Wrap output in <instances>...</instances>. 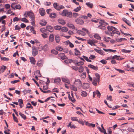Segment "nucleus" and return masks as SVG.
<instances>
[{
    "instance_id": "obj_60",
    "label": "nucleus",
    "mask_w": 134,
    "mask_h": 134,
    "mask_svg": "<svg viewBox=\"0 0 134 134\" xmlns=\"http://www.w3.org/2000/svg\"><path fill=\"white\" fill-rule=\"evenodd\" d=\"M127 84L128 86L132 87L134 85V83H133L132 82H127Z\"/></svg>"
},
{
    "instance_id": "obj_18",
    "label": "nucleus",
    "mask_w": 134,
    "mask_h": 134,
    "mask_svg": "<svg viewBox=\"0 0 134 134\" xmlns=\"http://www.w3.org/2000/svg\"><path fill=\"white\" fill-rule=\"evenodd\" d=\"M6 68L5 66L3 65L0 68V73H3L4 72Z\"/></svg>"
},
{
    "instance_id": "obj_28",
    "label": "nucleus",
    "mask_w": 134,
    "mask_h": 134,
    "mask_svg": "<svg viewBox=\"0 0 134 134\" xmlns=\"http://www.w3.org/2000/svg\"><path fill=\"white\" fill-rule=\"evenodd\" d=\"M83 86L84 88H88L90 87V85L88 83H84Z\"/></svg>"
},
{
    "instance_id": "obj_25",
    "label": "nucleus",
    "mask_w": 134,
    "mask_h": 134,
    "mask_svg": "<svg viewBox=\"0 0 134 134\" xmlns=\"http://www.w3.org/2000/svg\"><path fill=\"white\" fill-rule=\"evenodd\" d=\"M74 63L75 64V65L77 66L82 65L84 64V63L82 61H80L76 63L75 62H74Z\"/></svg>"
},
{
    "instance_id": "obj_56",
    "label": "nucleus",
    "mask_w": 134,
    "mask_h": 134,
    "mask_svg": "<svg viewBox=\"0 0 134 134\" xmlns=\"http://www.w3.org/2000/svg\"><path fill=\"white\" fill-rule=\"evenodd\" d=\"M38 52L37 50L32 52V55L34 57L35 56L38 54Z\"/></svg>"
},
{
    "instance_id": "obj_34",
    "label": "nucleus",
    "mask_w": 134,
    "mask_h": 134,
    "mask_svg": "<svg viewBox=\"0 0 134 134\" xmlns=\"http://www.w3.org/2000/svg\"><path fill=\"white\" fill-rule=\"evenodd\" d=\"M61 81V79L59 77H57L55 78L54 80L55 83H58Z\"/></svg>"
},
{
    "instance_id": "obj_23",
    "label": "nucleus",
    "mask_w": 134,
    "mask_h": 134,
    "mask_svg": "<svg viewBox=\"0 0 134 134\" xmlns=\"http://www.w3.org/2000/svg\"><path fill=\"white\" fill-rule=\"evenodd\" d=\"M55 40L56 42L58 43L60 41V37L58 35H56L55 37Z\"/></svg>"
},
{
    "instance_id": "obj_50",
    "label": "nucleus",
    "mask_w": 134,
    "mask_h": 134,
    "mask_svg": "<svg viewBox=\"0 0 134 134\" xmlns=\"http://www.w3.org/2000/svg\"><path fill=\"white\" fill-rule=\"evenodd\" d=\"M51 53L55 54V55L57 54L58 53V51H57L56 50L54 49L52 50L51 51Z\"/></svg>"
},
{
    "instance_id": "obj_39",
    "label": "nucleus",
    "mask_w": 134,
    "mask_h": 134,
    "mask_svg": "<svg viewBox=\"0 0 134 134\" xmlns=\"http://www.w3.org/2000/svg\"><path fill=\"white\" fill-rule=\"evenodd\" d=\"M94 38L98 40H99L101 38V37L99 35L97 34H94Z\"/></svg>"
},
{
    "instance_id": "obj_12",
    "label": "nucleus",
    "mask_w": 134,
    "mask_h": 134,
    "mask_svg": "<svg viewBox=\"0 0 134 134\" xmlns=\"http://www.w3.org/2000/svg\"><path fill=\"white\" fill-rule=\"evenodd\" d=\"M122 20L128 25L129 26H131V23L130 22L129 20L126 19V18H122Z\"/></svg>"
},
{
    "instance_id": "obj_4",
    "label": "nucleus",
    "mask_w": 134,
    "mask_h": 134,
    "mask_svg": "<svg viewBox=\"0 0 134 134\" xmlns=\"http://www.w3.org/2000/svg\"><path fill=\"white\" fill-rule=\"evenodd\" d=\"M87 43L91 46H95L96 45L94 44V43L97 42V41L94 39L91 40L90 39L87 40Z\"/></svg>"
},
{
    "instance_id": "obj_17",
    "label": "nucleus",
    "mask_w": 134,
    "mask_h": 134,
    "mask_svg": "<svg viewBox=\"0 0 134 134\" xmlns=\"http://www.w3.org/2000/svg\"><path fill=\"white\" fill-rule=\"evenodd\" d=\"M49 50L48 46L47 44H46L42 47V50L44 51H47Z\"/></svg>"
},
{
    "instance_id": "obj_22",
    "label": "nucleus",
    "mask_w": 134,
    "mask_h": 134,
    "mask_svg": "<svg viewBox=\"0 0 134 134\" xmlns=\"http://www.w3.org/2000/svg\"><path fill=\"white\" fill-rule=\"evenodd\" d=\"M103 50H104V51L107 52H116V50H113L111 49H106L105 48H103Z\"/></svg>"
},
{
    "instance_id": "obj_3",
    "label": "nucleus",
    "mask_w": 134,
    "mask_h": 134,
    "mask_svg": "<svg viewBox=\"0 0 134 134\" xmlns=\"http://www.w3.org/2000/svg\"><path fill=\"white\" fill-rule=\"evenodd\" d=\"M59 4L57 3H54L53 5L54 8L57 10H59L61 9H64L65 7L62 5H60L59 6Z\"/></svg>"
},
{
    "instance_id": "obj_10",
    "label": "nucleus",
    "mask_w": 134,
    "mask_h": 134,
    "mask_svg": "<svg viewBox=\"0 0 134 134\" xmlns=\"http://www.w3.org/2000/svg\"><path fill=\"white\" fill-rule=\"evenodd\" d=\"M45 30V29H44ZM46 31H48L51 32H52L53 31V27L50 26H47L46 27V29H45Z\"/></svg>"
},
{
    "instance_id": "obj_15",
    "label": "nucleus",
    "mask_w": 134,
    "mask_h": 134,
    "mask_svg": "<svg viewBox=\"0 0 134 134\" xmlns=\"http://www.w3.org/2000/svg\"><path fill=\"white\" fill-rule=\"evenodd\" d=\"M68 10L66 9H64L62 11L61 13V15L64 16H66Z\"/></svg>"
},
{
    "instance_id": "obj_24",
    "label": "nucleus",
    "mask_w": 134,
    "mask_h": 134,
    "mask_svg": "<svg viewBox=\"0 0 134 134\" xmlns=\"http://www.w3.org/2000/svg\"><path fill=\"white\" fill-rule=\"evenodd\" d=\"M49 16L52 18H54L57 16V15L55 13H52L49 15Z\"/></svg>"
},
{
    "instance_id": "obj_37",
    "label": "nucleus",
    "mask_w": 134,
    "mask_h": 134,
    "mask_svg": "<svg viewBox=\"0 0 134 134\" xmlns=\"http://www.w3.org/2000/svg\"><path fill=\"white\" fill-rule=\"evenodd\" d=\"M79 72L81 73H82L84 70L83 67L82 66H80L79 68Z\"/></svg>"
},
{
    "instance_id": "obj_48",
    "label": "nucleus",
    "mask_w": 134,
    "mask_h": 134,
    "mask_svg": "<svg viewBox=\"0 0 134 134\" xmlns=\"http://www.w3.org/2000/svg\"><path fill=\"white\" fill-rule=\"evenodd\" d=\"M75 53L76 55H79L80 54V52L79 51L75 48Z\"/></svg>"
},
{
    "instance_id": "obj_1",
    "label": "nucleus",
    "mask_w": 134,
    "mask_h": 134,
    "mask_svg": "<svg viewBox=\"0 0 134 134\" xmlns=\"http://www.w3.org/2000/svg\"><path fill=\"white\" fill-rule=\"evenodd\" d=\"M108 30L111 33V36H113L114 34H116L119 35L120 34V32L118 30L114 27L112 26H108L107 27Z\"/></svg>"
},
{
    "instance_id": "obj_19",
    "label": "nucleus",
    "mask_w": 134,
    "mask_h": 134,
    "mask_svg": "<svg viewBox=\"0 0 134 134\" xmlns=\"http://www.w3.org/2000/svg\"><path fill=\"white\" fill-rule=\"evenodd\" d=\"M58 21L59 23L62 25H64L65 23V21L62 19H58Z\"/></svg>"
},
{
    "instance_id": "obj_55",
    "label": "nucleus",
    "mask_w": 134,
    "mask_h": 134,
    "mask_svg": "<svg viewBox=\"0 0 134 134\" xmlns=\"http://www.w3.org/2000/svg\"><path fill=\"white\" fill-rule=\"evenodd\" d=\"M71 118L72 121H78V120L76 117H71Z\"/></svg>"
},
{
    "instance_id": "obj_43",
    "label": "nucleus",
    "mask_w": 134,
    "mask_h": 134,
    "mask_svg": "<svg viewBox=\"0 0 134 134\" xmlns=\"http://www.w3.org/2000/svg\"><path fill=\"white\" fill-rule=\"evenodd\" d=\"M99 82V80H97V79H94L93 80L92 83L94 85L96 86L97 85V82Z\"/></svg>"
},
{
    "instance_id": "obj_52",
    "label": "nucleus",
    "mask_w": 134,
    "mask_h": 134,
    "mask_svg": "<svg viewBox=\"0 0 134 134\" xmlns=\"http://www.w3.org/2000/svg\"><path fill=\"white\" fill-rule=\"evenodd\" d=\"M95 75H96V78L95 79H97V80H99L100 77L98 73H96L95 74Z\"/></svg>"
},
{
    "instance_id": "obj_40",
    "label": "nucleus",
    "mask_w": 134,
    "mask_h": 134,
    "mask_svg": "<svg viewBox=\"0 0 134 134\" xmlns=\"http://www.w3.org/2000/svg\"><path fill=\"white\" fill-rule=\"evenodd\" d=\"M56 49L59 51H61L63 50V48L61 46H58L56 48Z\"/></svg>"
},
{
    "instance_id": "obj_35",
    "label": "nucleus",
    "mask_w": 134,
    "mask_h": 134,
    "mask_svg": "<svg viewBox=\"0 0 134 134\" xmlns=\"http://www.w3.org/2000/svg\"><path fill=\"white\" fill-rule=\"evenodd\" d=\"M67 26L71 28L72 29H74L75 28V27L72 24H67Z\"/></svg>"
},
{
    "instance_id": "obj_29",
    "label": "nucleus",
    "mask_w": 134,
    "mask_h": 134,
    "mask_svg": "<svg viewBox=\"0 0 134 134\" xmlns=\"http://www.w3.org/2000/svg\"><path fill=\"white\" fill-rule=\"evenodd\" d=\"M86 75V73L85 72H84L80 75L81 78L83 79L85 78Z\"/></svg>"
},
{
    "instance_id": "obj_31",
    "label": "nucleus",
    "mask_w": 134,
    "mask_h": 134,
    "mask_svg": "<svg viewBox=\"0 0 134 134\" xmlns=\"http://www.w3.org/2000/svg\"><path fill=\"white\" fill-rule=\"evenodd\" d=\"M31 90H27L26 89H25L24 90V91H23V93L24 94H26L27 93H31L30 92H31Z\"/></svg>"
},
{
    "instance_id": "obj_5",
    "label": "nucleus",
    "mask_w": 134,
    "mask_h": 134,
    "mask_svg": "<svg viewBox=\"0 0 134 134\" xmlns=\"http://www.w3.org/2000/svg\"><path fill=\"white\" fill-rule=\"evenodd\" d=\"M27 15L31 19L35 18L34 15L32 11H28L27 12Z\"/></svg>"
},
{
    "instance_id": "obj_47",
    "label": "nucleus",
    "mask_w": 134,
    "mask_h": 134,
    "mask_svg": "<svg viewBox=\"0 0 134 134\" xmlns=\"http://www.w3.org/2000/svg\"><path fill=\"white\" fill-rule=\"evenodd\" d=\"M20 20L26 23H28L29 22V21L25 18H21Z\"/></svg>"
},
{
    "instance_id": "obj_38",
    "label": "nucleus",
    "mask_w": 134,
    "mask_h": 134,
    "mask_svg": "<svg viewBox=\"0 0 134 134\" xmlns=\"http://www.w3.org/2000/svg\"><path fill=\"white\" fill-rule=\"evenodd\" d=\"M54 40V35L53 34H51L50 35L49 40L50 42H52Z\"/></svg>"
},
{
    "instance_id": "obj_58",
    "label": "nucleus",
    "mask_w": 134,
    "mask_h": 134,
    "mask_svg": "<svg viewBox=\"0 0 134 134\" xmlns=\"http://www.w3.org/2000/svg\"><path fill=\"white\" fill-rule=\"evenodd\" d=\"M122 51L125 53H130L131 51L130 50H127L125 49H123L122 50Z\"/></svg>"
},
{
    "instance_id": "obj_42",
    "label": "nucleus",
    "mask_w": 134,
    "mask_h": 134,
    "mask_svg": "<svg viewBox=\"0 0 134 134\" xmlns=\"http://www.w3.org/2000/svg\"><path fill=\"white\" fill-rule=\"evenodd\" d=\"M86 4L87 6L91 8H92L93 7V4L92 3L90 2H87L86 3Z\"/></svg>"
},
{
    "instance_id": "obj_11",
    "label": "nucleus",
    "mask_w": 134,
    "mask_h": 134,
    "mask_svg": "<svg viewBox=\"0 0 134 134\" xmlns=\"http://www.w3.org/2000/svg\"><path fill=\"white\" fill-rule=\"evenodd\" d=\"M99 23L100 25L106 26L108 25V24L105 22L104 20H100L99 22Z\"/></svg>"
},
{
    "instance_id": "obj_16",
    "label": "nucleus",
    "mask_w": 134,
    "mask_h": 134,
    "mask_svg": "<svg viewBox=\"0 0 134 134\" xmlns=\"http://www.w3.org/2000/svg\"><path fill=\"white\" fill-rule=\"evenodd\" d=\"M18 102L20 105V108H22L24 106L23 105V100L22 99H18Z\"/></svg>"
},
{
    "instance_id": "obj_7",
    "label": "nucleus",
    "mask_w": 134,
    "mask_h": 134,
    "mask_svg": "<svg viewBox=\"0 0 134 134\" xmlns=\"http://www.w3.org/2000/svg\"><path fill=\"white\" fill-rule=\"evenodd\" d=\"M62 81L64 82L68 83V84L70 83V80L66 77H62Z\"/></svg>"
},
{
    "instance_id": "obj_33",
    "label": "nucleus",
    "mask_w": 134,
    "mask_h": 134,
    "mask_svg": "<svg viewBox=\"0 0 134 134\" xmlns=\"http://www.w3.org/2000/svg\"><path fill=\"white\" fill-rule=\"evenodd\" d=\"M66 16L68 17L69 18H71L72 16V12H71L68 11Z\"/></svg>"
},
{
    "instance_id": "obj_8",
    "label": "nucleus",
    "mask_w": 134,
    "mask_h": 134,
    "mask_svg": "<svg viewBox=\"0 0 134 134\" xmlns=\"http://www.w3.org/2000/svg\"><path fill=\"white\" fill-rule=\"evenodd\" d=\"M58 57L59 58H60L63 60L65 59L66 58V57L65 56V54L63 53H61L59 54Z\"/></svg>"
},
{
    "instance_id": "obj_54",
    "label": "nucleus",
    "mask_w": 134,
    "mask_h": 134,
    "mask_svg": "<svg viewBox=\"0 0 134 134\" xmlns=\"http://www.w3.org/2000/svg\"><path fill=\"white\" fill-rule=\"evenodd\" d=\"M95 94H97V96L98 97H100L101 95V94L100 92L98 90H96V91H95Z\"/></svg>"
},
{
    "instance_id": "obj_36",
    "label": "nucleus",
    "mask_w": 134,
    "mask_h": 134,
    "mask_svg": "<svg viewBox=\"0 0 134 134\" xmlns=\"http://www.w3.org/2000/svg\"><path fill=\"white\" fill-rule=\"evenodd\" d=\"M120 57V56L115 55L112 57V59L113 60L116 59L117 60H119V57Z\"/></svg>"
},
{
    "instance_id": "obj_46",
    "label": "nucleus",
    "mask_w": 134,
    "mask_h": 134,
    "mask_svg": "<svg viewBox=\"0 0 134 134\" xmlns=\"http://www.w3.org/2000/svg\"><path fill=\"white\" fill-rule=\"evenodd\" d=\"M19 114L24 120H25L26 119V116L24 114H22L21 112H20L19 113Z\"/></svg>"
},
{
    "instance_id": "obj_64",
    "label": "nucleus",
    "mask_w": 134,
    "mask_h": 134,
    "mask_svg": "<svg viewBox=\"0 0 134 134\" xmlns=\"http://www.w3.org/2000/svg\"><path fill=\"white\" fill-rule=\"evenodd\" d=\"M21 8V7L20 4L17 5L15 6V9L16 8V9H20Z\"/></svg>"
},
{
    "instance_id": "obj_45",
    "label": "nucleus",
    "mask_w": 134,
    "mask_h": 134,
    "mask_svg": "<svg viewBox=\"0 0 134 134\" xmlns=\"http://www.w3.org/2000/svg\"><path fill=\"white\" fill-rule=\"evenodd\" d=\"M48 34L47 32H42V37H43L44 38H45L48 37Z\"/></svg>"
},
{
    "instance_id": "obj_62",
    "label": "nucleus",
    "mask_w": 134,
    "mask_h": 134,
    "mask_svg": "<svg viewBox=\"0 0 134 134\" xmlns=\"http://www.w3.org/2000/svg\"><path fill=\"white\" fill-rule=\"evenodd\" d=\"M1 59L2 60L4 61H8L9 60L8 58H7L5 57H1Z\"/></svg>"
},
{
    "instance_id": "obj_49",
    "label": "nucleus",
    "mask_w": 134,
    "mask_h": 134,
    "mask_svg": "<svg viewBox=\"0 0 134 134\" xmlns=\"http://www.w3.org/2000/svg\"><path fill=\"white\" fill-rule=\"evenodd\" d=\"M54 28L56 30H61V27L60 26L56 25L54 26Z\"/></svg>"
},
{
    "instance_id": "obj_63",
    "label": "nucleus",
    "mask_w": 134,
    "mask_h": 134,
    "mask_svg": "<svg viewBox=\"0 0 134 134\" xmlns=\"http://www.w3.org/2000/svg\"><path fill=\"white\" fill-rule=\"evenodd\" d=\"M107 100H109L111 101H112L113 100L112 97L111 96H108L107 98Z\"/></svg>"
},
{
    "instance_id": "obj_59",
    "label": "nucleus",
    "mask_w": 134,
    "mask_h": 134,
    "mask_svg": "<svg viewBox=\"0 0 134 134\" xmlns=\"http://www.w3.org/2000/svg\"><path fill=\"white\" fill-rule=\"evenodd\" d=\"M35 18H34V19H31V24L33 26H34L35 25Z\"/></svg>"
},
{
    "instance_id": "obj_21",
    "label": "nucleus",
    "mask_w": 134,
    "mask_h": 134,
    "mask_svg": "<svg viewBox=\"0 0 134 134\" xmlns=\"http://www.w3.org/2000/svg\"><path fill=\"white\" fill-rule=\"evenodd\" d=\"M30 31L34 34H36V31L34 30V28L32 26L30 27Z\"/></svg>"
},
{
    "instance_id": "obj_20",
    "label": "nucleus",
    "mask_w": 134,
    "mask_h": 134,
    "mask_svg": "<svg viewBox=\"0 0 134 134\" xmlns=\"http://www.w3.org/2000/svg\"><path fill=\"white\" fill-rule=\"evenodd\" d=\"M30 62L31 64H35L36 61L35 59L34 58L32 57H30Z\"/></svg>"
},
{
    "instance_id": "obj_44",
    "label": "nucleus",
    "mask_w": 134,
    "mask_h": 134,
    "mask_svg": "<svg viewBox=\"0 0 134 134\" xmlns=\"http://www.w3.org/2000/svg\"><path fill=\"white\" fill-rule=\"evenodd\" d=\"M87 93L85 91H82L81 95L83 97H85L87 96Z\"/></svg>"
},
{
    "instance_id": "obj_26",
    "label": "nucleus",
    "mask_w": 134,
    "mask_h": 134,
    "mask_svg": "<svg viewBox=\"0 0 134 134\" xmlns=\"http://www.w3.org/2000/svg\"><path fill=\"white\" fill-rule=\"evenodd\" d=\"M98 28L99 29L103 30H105L106 29V27L105 26L100 25H99L98 26Z\"/></svg>"
},
{
    "instance_id": "obj_27",
    "label": "nucleus",
    "mask_w": 134,
    "mask_h": 134,
    "mask_svg": "<svg viewBox=\"0 0 134 134\" xmlns=\"http://www.w3.org/2000/svg\"><path fill=\"white\" fill-rule=\"evenodd\" d=\"M70 87L71 90L75 91H77V88L74 85H71Z\"/></svg>"
},
{
    "instance_id": "obj_41",
    "label": "nucleus",
    "mask_w": 134,
    "mask_h": 134,
    "mask_svg": "<svg viewBox=\"0 0 134 134\" xmlns=\"http://www.w3.org/2000/svg\"><path fill=\"white\" fill-rule=\"evenodd\" d=\"M61 30L62 32H66L68 30L67 27H63L61 28Z\"/></svg>"
},
{
    "instance_id": "obj_6",
    "label": "nucleus",
    "mask_w": 134,
    "mask_h": 134,
    "mask_svg": "<svg viewBox=\"0 0 134 134\" xmlns=\"http://www.w3.org/2000/svg\"><path fill=\"white\" fill-rule=\"evenodd\" d=\"M81 18H80L79 17L78 18L76 19L75 21L76 23L80 25H82L83 24L84 21L81 19Z\"/></svg>"
},
{
    "instance_id": "obj_53",
    "label": "nucleus",
    "mask_w": 134,
    "mask_h": 134,
    "mask_svg": "<svg viewBox=\"0 0 134 134\" xmlns=\"http://www.w3.org/2000/svg\"><path fill=\"white\" fill-rule=\"evenodd\" d=\"M116 41H117L118 42H121L123 40H126V39L125 38H121L119 39L116 38Z\"/></svg>"
},
{
    "instance_id": "obj_13",
    "label": "nucleus",
    "mask_w": 134,
    "mask_h": 134,
    "mask_svg": "<svg viewBox=\"0 0 134 134\" xmlns=\"http://www.w3.org/2000/svg\"><path fill=\"white\" fill-rule=\"evenodd\" d=\"M88 66L90 68L92 69L95 70H97L98 69V68L97 66H94L92 65L89 64Z\"/></svg>"
},
{
    "instance_id": "obj_9",
    "label": "nucleus",
    "mask_w": 134,
    "mask_h": 134,
    "mask_svg": "<svg viewBox=\"0 0 134 134\" xmlns=\"http://www.w3.org/2000/svg\"><path fill=\"white\" fill-rule=\"evenodd\" d=\"M94 50L97 52L102 55H104L105 54V53L102 50H98L97 49L95 48Z\"/></svg>"
},
{
    "instance_id": "obj_32",
    "label": "nucleus",
    "mask_w": 134,
    "mask_h": 134,
    "mask_svg": "<svg viewBox=\"0 0 134 134\" xmlns=\"http://www.w3.org/2000/svg\"><path fill=\"white\" fill-rule=\"evenodd\" d=\"M68 98L69 100H71L73 103H74L75 102V99L73 97H71L69 94H68Z\"/></svg>"
},
{
    "instance_id": "obj_30",
    "label": "nucleus",
    "mask_w": 134,
    "mask_h": 134,
    "mask_svg": "<svg viewBox=\"0 0 134 134\" xmlns=\"http://www.w3.org/2000/svg\"><path fill=\"white\" fill-rule=\"evenodd\" d=\"M81 7L80 5H79L78 7L77 8L74 9L73 10L74 11L77 12L79 11L81 9Z\"/></svg>"
},
{
    "instance_id": "obj_14",
    "label": "nucleus",
    "mask_w": 134,
    "mask_h": 134,
    "mask_svg": "<svg viewBox=\"0 0 134 134\" xmlns=\"http://www.w3.org/2000/svg\"><path fill=\"white\" fill-rule=\"evenodd\" d=\"M77 33L78 35L82 36H85L86 34L85 32L81 30H78L77 32Z\"/></svg>"
},
{
    "instance_id": "obj_51",
    "label": "nucleus",
    "mask_w": 134,
    "mask_h": 134,
    "mask_svg": "<svg viewBox=\"0 0 134 134\" xmlns=\"http://www.w3.org/2000/svg\"><path fill=\"white\" fill-rule=\"evenodd\" d=\"M12 115L13 117V119L16 122H18V121L17 120V118L16 117H15L14 113Z\"/></svg>"
},
{
    "instance_id": "obj_57",
    "label": "nucleus",
    "mask_w": 134,
    "mask_h": 134,
    "mask_svg": "<svg viewBox=\"0 0 134 134\" xmlns=\"http://www.w3.org/2000/svg\"><path fill=\"white\" fill-rule=\"evenodd\" d=\"M104 38V40L107 42H108L109 41L110 39V38L109 37H105Z\"/></svg>"
},
{
    "instance_id": "obj_61",
    "label": "nucleus",
    "mask_w": 134,
    "mask_h": 134,
    "mask_svg": "<svg viewBox=\"0 0 134 134\" xmlns=\"http://www.w3.org/2000/svg\"><path fill=\"white\" fill-rule=\"evenodd\" d=\"M35 74L38 77L41 76L40 73V71L39 70H37Z\"/></svg>"
},
{
    "instance_id": "obj_2",
    "label": "nucleus",
    "mask_w": 134,
    "mask_h": 134,
    "mask_svg": "<svg viewBox=\"0 0 134 134\" xmlns=\"http://www.w3.org/2000/svg\"><path fill=\"white\" fill-rule=\"evenodd\" d=\"M42 79V85H43V88L44 90H47L48 88V83L50 82L48 78L43 77Z\"/></svg>"
}]
</instances>
